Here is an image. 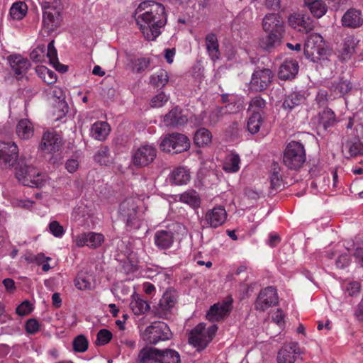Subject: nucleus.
Here are the masks:
<instances>
[{
  "mask_svg": "<svg viewBox=\"0 0 363 363\" xmlns=\"http://www.w3.org/2000/svg\"><path fill=\"white\" fill-rule=\"evenodd\" d=\"M134 17L145 39L155 40L167 23L166 9L155 1H143L136 9Z\"/></svg>",
  "mask_w": 363,
  "mask_h": 363,
  "instance_id": "obj_1",
  "label": "nucleus"
},
{
  "mask_svg": "<svg viewBox=\"0 0 363 363\" xmlns=\"http://www.w3.org/2000/svg\"><path fill=\"white\" fill-rule=\"evenodd\" d=\"M16 180L26 186L40 188L44 186L47 177L45 174L33 166L18 162L14 169Z\"/></svg>",
  "mask_w": 363,
  "mask_h": 363,
  "instance_id": "obj_2",
  "label": "nucleus"
},
{
  "mask_svg": "<svg viewBox=\"0 0 363 363\" xmlns=\"http://www.w3.org/2000/svg\"><path fill=\"white\" fill-rule=\"evenodd\" d=\"M306 162V151L302 143L291 140L283 152V164L291 170H298Z\"/></svg>",
  "mask_w": 363,
  "mask_h": 363,
  "instance_id": "obj_3",
  "label": "nucleus"
},
{
  "mask_svg": "<svg viewBox=\"0 0 363 363\" xmlns=\"http://www.w3.org/2000/svg\"><path fill=\"white\" fill-rule=\"evenodd\" d=\"M143 340L148 345H157L161 342L170 340L172 332L167 323L154 322L147 326L142 334Z\"/></svg>",
  "mask_w": 363,
  "mask_h": 363,
  "instance_id": "obj_4",
  "label": "nucleus"
},
{
  "mask_svg": "<svg viewBox=\"0 0 363 363\" xmlns=\"http://www.w3.org/2000/svg\"><path fill=\"white\" fill-rule=\"evenodd\" d=\"M191 142L189 137L182 133L165 135L160 142V149L163 152H172L178 154L189 150Z\"/></svg>",
  "mask_w": 363,
  "mask_h": 363,
  "instance_id": "obj_5",
  "label": "nucleus"
},
{
  "mask_svg": "<svg viewBox=\"0 0 363 363\" xmlns=\"http://www.w3.org/2000/svg\"><path fill=\"white\" fill-rule=\"evenodd\" d=\"M157 156L155 145L145 144L136 149L132 155V162L138 167H147Z\"/></svg>",
  "mask_w": 363,
  "mask_h": 363,
  "instance_id": "obj_6",
  "label": "nucleus"
},
{
  "mask_svg": "<svg viewBox=\"0 0 363 363\" xmlns=\"http://www.w3.org/2000/svg\"><path fill=\"white\" fill-rule=\"evenodd\" d=\"M63 140L55 131H45L43 134L39 147L43 153L54 155L61 150Z\"/></svg>",
  "mask_w": 363,
  "mask_h": 363,
  "instance_id": "obj_7",
  "label": "nucleus"
},
{
  "mask_svg": "<svg viewBox=\"0 0 363 363\" xmlns=\"http://www.w3.org/2000/svg\"><path fill=\"white\" fill-rule=\"evenodd\" d=\"M19 156V150L13 142H0V164L11 168Z\"/></svg>",
  "mask_w": 363,
  "mask_h": 363,
  "instance_id": "obj_8",
  "label": "nucleus"
},
{
  "mask_svg": "<svg viewBox=\"0 0 363 363\" xmlns=\"http://www.w3.org/2000/svg\"><path fill=\"white\" fill-rule=\"evenodd\" d=\"M242 107L240 99H238L236 96L232 95L227 105L219 106L211 112L209 116L210 122L211 123H216L220 119L222 116L226 114H235V113L240 111Z\"/></svg>",
  "mask_w": 363,
  "mask_h": 363,
  "instance_id": "obj_9",
  "label": "nucleus"
},
{
  "mask_svg": "<svg viewBox=\"0 0 363 363\" xmlns=\"http://www.w3.org/2000/svg\"><path fill=\"white\" fill-rule=\"evenodd\" d=\"M273 77V72L269 68L256 69L252 74L250 82V89L258 92L267 89Z\"/></svg>",
  "mask_w": 363,
  "mask_h": 363,
  "instance_id": "obj_10",
  "label": "nucleus"
},
{
  "mask_svg": "<svg viewBox=\"0 0 363 363\" xmlns=\"http://www.w3.org/2000/svg\"><path fill=\"white\" fill-rule=\"evenodd\" d=\"M302 350L298 342L284 345L277 354V363H295L301 357Z\"/></svg>",
  "mask_w": 363,
  "mask_h": 363,
  "instance_id": "obj_11",
  "label": "nucleus"
},
{
  "mask_svg": "<svg viewBox=\"0 0 363 363\" xmlns=\"http://www.w3.org/2000/svg\"><path fill=\"white\" fill-rule=\"evenodd\" d=\"M278 303L277 291L274 286H267L261 290L255 303V308L265 311L269 307Z\"/></svg>",
  "mask_w": 363,
  "mask_h": 363,
  "instance_id": "obj_12",
  "label": "nucleus"
},
{
  "mask_svg": "<svg viewBox=\"0 0 363 363\" xmlns=\"http://www.w3.org/2000/svg\"><path fill=\"white\" fill-rule=\"evenodd\" d=\"M104 240V234L97 233H82L73 238L74 243L77 247L87 246L91 248H99Z\"/></svg>",
  "mask_w": 363,
  "mask_h": 363,
  "instance_id": "obj_13",
  "label": "nucleus"
},
{
  "mask_svg": "<svg viewBox=\"0 0 363 363\" xmlns=\"http://www.w3.org/2000/svg\"><path fill=\"white\" fill-rule=\"evenodd\" d=\"M228 213L222 206H215L205 213L204 223L206 226L217 228L225 223Z\"/></svg>",
  "mask_w": 363,
  "mask_h": 363,
  "instance_id": "obj_14",
  "label": "nucleus"
},
{
  "mask_svg": "<svg viewBox=\"0 0 363 363\" xmlns=\"http://www.w3.org/2000/svg\"><path fill=\"white\" fill-rule=\"evenodd\" d=\"M141 201L137 196H130L125 199L120 205V213L127 218V223L130 225L136 218L139 204Z\"/></svg>",
  "mask_w": 363,
  "mask_h": 363,
  "instance_id": "obj_15",
  "label": "nucleus"
},
{
  "mask_svg": "<svg viewBox=\"0 0 363 363\" xmlns=\"http://www.w3.org/2000/svg\"><path fill=\"white\" fill-rule=\"evenodd\" d=\"M340 23L346 28L357 29L363 26V13L362 10L351 7L344 13Z\"/></svg>",
  "mask_w": 363,
  "mask_h": 363,
  "instance_id": "obj_16",
  "label": "nucleus"
},
{
  "mask_svg": "<svg viewBox=\"0 0 363 363\" xmlns=\"http://www.w3.org/2000/svg\"><path fill=\"white\" fill-rule=\"evenodd\" d=\"M189 342L199 350H202L208 346V341L206 332V325L200 323L191 330L189 334Z\"/></svg>",
  "mask_w": 363,
  "mask_h": 363,
  "instance_id": "obj_17",
  "label": "nucleus"
},
{
  "mask_svg": "<svg viewBox=\"0 0 363 363\" xmlns=\"http://www.w3.org/2000/svg\"><path fill=\"white\" fill-rule=\"evenodd\" d=\"M262 28L265 32H285L284 21L277 13H269L264 16L262 20Z\"/></svg>",
  "mask_w": 363,
  "mask_h": 363,
  "instance_id": "obj_18",
  "label": "nucleus"
},
{
  "mask_svg": "<svg viewBox=\"0 0 363 363\" xmlns=\"http://www.w3.org/2000/svg\"><path fill=\"white\" fill-rule=\"evenodd\" d=\"M117 259L122 262L123 267L126 273H133L138 270L139 259L137 251H121L117 255Z\"/></svg>",
  "mask_w": 363,
  "mask_h": 363,
  "instance_id": "obj_19",
  "label": "nucleus"
},
{
  "mask_svg": "<svg viewBox=\"0 0 363 363\" xmlns=\"http://www.w3.org/2000/svg\"><path fill=\"white\" fill-rule=\"evenodd\" d=\"M232 303L223 302L214 303L211 306L206 314L207 320L210 321H219L228 317L231 311Z\"/></svg>",
  "mask_w": 363,
  "mask_h": 363,
  "instance_id": "obj_20",
  "label": "nucleus"
},
{
  "mask_svg": "<svg viewBox=\"0 0 363 363\" xmlns=\"http://www.w3.org/2000/svg\"><path fill=\"white\" fill-rule=\"evenodd\" d=\"M43 17V25L49 32L55 31L58 28L62 21L60 10L55 7L45 9Z\"/></svg>",
  "mask_w": 363,
  "mask_h": 363,
  "instance_id": "obj_21",
  "label": "nucleus"
},
{
  "mask_svg": "<svg viewBox=\"0 0 363 363\" xmlns=\"http://www.w3.org/2000/svg\"><path fill=\"white\" fill-rule=\"evenodd\" d=\"M8 60L13 72L18 79L23 77L30 66L28 60L21 55H10Z\"/></svg>",
  "mask_w": 363,
  "mask_h": 363,
  "instance_id": "obj_22",
  "label": "nucleus"
},
{
  "mask_svg": "<svg viewBox=\"0 0 363 363\" xmlns=\"http://www.w3.org/2000/svg\"><path fill=\"white\" fill-rule=\"evenodd\" d=\"M188 121L186 115L182 114V111L179 106L172 108L163 117V122L166 126L177 127L184 125Z\"/></svg>",
  "mask_w": 363,
  "mask_h": 363,
  "instance_id": "obj_23",
  "label": "nucleus"
},
{
  "mask_svg": "<svg viewBox=\"0 0 363 363\" xmlns=\"http://www.w3.org/2000/svg\"><path fill=\"white\" fill-rule=\"evenodd\" d=\"M204 41L208 56L213 62H216L220 56L217 35L213 32H210L206 35Z\"/></svg>",
  "mask_w": 363,
  "mask_h": 363,
  "instance_id": "obj_24",
  "label": "nucleus"
},
{
  "mask_svg": "<svg viewBox=\"0 0 363 363\" xmlns=\"http://www.w3.org/2000/svg\"><path fill=\"white\" fill-rule=\"evenodd\" d=\"M299 65L296 60H285L279 69V77L281 79H290L298 74Z\"/></svg>",
  "mask_w": 363,
  "mask_h": 363,
  "instance_id": "obj_25",
  "label": "nucleus"
},
{
  "mask_svg": "<svg viewBox=\"0 0 363 363\" xmlns=\"http://www.w3.org/2000/svg\"><path fill=\"white\" fill-rule=\"evenodd\" d=\"M45 53L46 56L50 60V64L56 70L62 72V73L68 70V67H67V65L60 64L59 62L57 50L55 46V40H52L48 43Z\"/></svg>",
  "mask_w": 363,
  "mask_h": 363,
  "instance_id": "obj_26",
  "label": "nucleus"
},
{
  "mask_svg": "<svg viewBox=\"0 0 363 363\" xmlns=\"http://www.w3.org/2000/svg\"><path fill=\"white\" fill-rule=\"evenodd\" d=\"M160 362V350L155 347H145L138 354V363Z\"/></svg>",
  "mask_w": 363,
  "mask_h": 363,
  "instance_id": "obj_27",
  "label": "nucleus"
},
{
  "mask_svg": "<svg viewBox=\"0 0 363 363\" xmlns=\"http://www.w3.org/2000/svg\"><path fill=\"white\" fill-rule=\"evenodd\" d=\"M303 4L315 18L323 17L328 9L327 4L323 0H303Z\"/></svg>",
  "mask_w": 363,
  "mask_h": 363,
  "instance_id": "obj_28",
  "label": "nucleus"
},
{
  "mask_svg": "<svg viewBox=\"0 0 363 363\" xmlns=\"http://www.w3.org/2000/svg\"><path fill=\"white\" fill-rule=\"evenodd\" d=\"M169 179L174 184H186L191 179V173L186 167H177L170 173Z\"/></svg>",
  "mask_w": 363,
  "mask_h": 363,
  "instance_id": "obj_29",
  "label": "nucleus"
},
{
  "mask_svg": "<svg viewBox=\"0 0 363 363\" xmlns=\"http://www.w3.org/2000/svg\"><path fill=\"white\" fill-rule=\"evenodd\" d=\"M111 131V126L107 122H101L98 121L93 123L91 127V135L98 140H106L107 135H108Z\"/></svg>",
  "mask_w": 363,
  "mask_h": 363,
  "instance_id": "obj_30",
  "label": "nucleus"
},
{
  "mask_svg": "<svg viewBox=\"0 0 363 363\" xmlns=\"http://www.w3.org/2000/svg\"><path fill=\"white\" fill-rule=\"evenodd\" d=\"M267 33L266 37L260 39L259 45L266 50H270L280 45L284 33H277V32H267Z\"/></svg>",
  "mask_w": 363,
  "mask_h": 363,
  "instance_id": "obj_31",
  "label": "nucleus"
},
{
  "mask_svg": "<svg viewBox=\"0 0 363 363\" xmlns=\"http://www.w3.org/2000/svg\"><path fill=\"white\" fill-rule=\"evenodd\" d=\"M174 242V235L169 230H157L155 235V243L159 248H169Z\"/></svg>",
  "mask_w": 363,
  "mask_h": 363,
  "instance_id": "obj_32",
  "label": "nucleus"
},
{
  "mask_svg": "<svg viewBox=\"0 0 363 363\" xmlns=\"http://www.w3.org/2000/svg\"><path fill=\"white\" fill-rule=\"evenodd\" d=\"M223 169L227 173L238 172L240 169V157L236 153H230L225 156L223 162Z\"/></svg>",
  "mask_w": 363,
  "mask_h": 363,
  "instance_id": "obj_33",
  "label": "nucleus"
},
{
  "mask_svg": "<svg viewBox=\"0 0 363 363\" xmlns=\"http://www.w3.org/2000/svg\"><path fill=\"white\" fill-rule=\"evenodd\" d=\"M306 97L304 93L301 91H294L287 95L283 102V108L291 110L294 107L304 104Z\"/></svg>",
  "mask_w": 363,
  "mask_h": 363,
  "instance_id": "obj_34",
  "label": "nucleus"
},
{
  "mask_svg": "<svg viewBox=\"0 0 363 363\" xmlns=\"http://www.w3.org/2000/svg\"><path fill=\"white\" fill-rule=\"evenodd\" d=\"M175 301V298L172 293H164L158 304L157 313L160 316L163 317V315H167V312L174 307Z\"/></svg>",
  "mask_w": 363,
  "mask_h": 363,
  "instance_id": "obj_35",
  "label": "nucleus"
},
{
  "mask_svg": "<svg viewBox=\"0 0 363 363\" xmlns=\"http://www.w3.org/2000/svg\"><path fill=\"white\" fill-rule=\"evenodd\" d=\"M132 300L130 303V307L135 315L145 314V312L149 311L150 305L147 301L141 299L138 294H133Z\"/></svg>",
  "mask_w": 363,
  "mask_h": 363,
  "instance_id": "obj_36",
  "label": "nucleus"
},
{
  "mask_svg": "<svg viewBox=\"0 0 363 363\" xmlns=\"http://www.w3.org/2000/svg\"><path fill=\"white\" fill-rule=\"evenodd\" d=\"M33 126L28 119H22L19 121L16 125V133L18 136L23 140H28L33 135Z\"/></svg>",
  "mask_w": 363,
  "mask_h": 363,
  "instance_id": "obj_37",
  "label": "nucleus"
},
{
  "mask_svg": "<svg viewBox=\"0 0 363 363\" xmlns=\"http://www.w3.org/2000/svg\"><path fill=\"white\" fill-rule=\"evenodd\" d=\"M212 134L208 129L201 128L198 129L194 134V144L199 147L207 146L211 143Z\"/></svg>",
  "mask_w": 363,
  "mask_h": 363,
  "instance_id": "obj_38",
  "label": "nucleus"
},
{
  "mask_svg": "<svg viewBox=\"0 0 363 363\" xmlns=\"http://www.w3.org/2000/svg\"><path fill=\"white\" fill-rule=\"evenodd\" d=\"M159 363H181V358L178 351L172 348L160 350Z\"/></svg>",
  "mask_w": 363,
  "mask_h": 363,
  "instance_id": "obj_39",
  "label": "nucleus"
},
{
  "mask_svg": "<svg viewBox=\"0 0 363 363\" xmlns=\"http://www.w3.org/2000/svg\"><path fill=\"white\" fill-rule=\"evenodd\" d=\"M263 123V116L259 111H254L247 121V129L252 134L259 132Z\"/></svg>",
  "mask_w": 363,
  "mask_h": 363,
  "instance_id": "obj_40",
  "label": "nucleus"
},
{
  "mask_svg": "<svg viewBox=\"0 0 363 363\" xmlns=\"http://www.w3.org/2000/svg\"><path fill=\"white\" fill-rule=\"evenodd\" d=\"M352 84L350 80L340 78L337 82H333L330 86V90L333 92L338 93L340 96H344L352 90Z\"/></svg>",
  "mask_w": 363,
  "mask_h": 363,
  "instance_id": "obj_41",
  "label": "nucleus"
},
{
  "mask_svg": "<svg viewBox=\"0 0 363 363\" xmlns=\"http://www.w3.org/2000/svg\"><path fill=\"white\" fill-rule=\"evenodd\" d=\"M91 276L86 272H79L74 280V286L79 290L91 289Z\"/></svg>",
  "mask_w": 363,
  "mask_h": 363,
  "instance_id": "obj_42",
  "label": "nucleus"
},
{
  "mask_svg": "<svg viewBox=\"0 0 363 363\" xmlns=\"http://www.w3.org/2000/svg\"><path fill=\"white\" fill-rule=\"evenodd\" d=\"M271 188L277 189L282 182L281 169L278 162H272L271 167V174L269 175Z\"/></svg>",
  "mask_w": 363,
  "mask_h": 363,
  "instance_id": "obj_43",
  "label": "nucleus"
},
{
  "mask_svg": "<svg viewBox=\"0 0 363 363\" xmlns=\"http://www.w3.org/2000/svg\"><path fill=\"white\" fill-rule=\"evenodd\" d=\"M35 71L38 75L48 84H53L57 81V75L55 71L49 69V68L40 65L37 67Z\"/></svg>",
  "mask_w": 363,
  "mask_h": 363,
  "instance_id": "obj_44",
  "label": "nucleus"
},
{
  "mask_svg": "<svg viewBox=\"0 0 363 363\" xmlns=\"http://www.w3.org/2000/svg\"><path fill=\"white\" fill-rule=\"evenodd\" d=\"M28 12V6L23 1H16L10 9V16L13 20H21Z\"/></svg>",
  "mask_w": 363,
  "mask_h": 363,
  "instance_id": "obj_45",
  "label": "nucleus"
},
{
  "mask_svg": "<svg viewBox=\"0 0 363 363\" xmlns=\"http://www.w3.org/2000/svg\"><path fill=\"white\" fill-rule=\"evenodd\" d=\"M179 200L191 206L197 207L201 203L199 195L195 190H188L179 195Z\"/></svg>",
  "mask_w": 363,
  "mask_h": 363,
  "instance_id": "obj_46",
  "label": "nucleus"
},
{
  "mask_svg": "<svg viewBox=\"0 0 363 363\" xmlns=\"http://www.w3.org/2000/svg\"><path fill=\"white\" fill-rule=\"evenodd\" d=\"M320 123H322L324 128H328L334 125L337 122V118L335 112L331 108H326L320 112Z\"/></svg>",
  "mask_w": 363,
  "mask_h": 363,
  "instance_id": "obj_47",
  "label": "nucleus"
},
{
  "mask_svg": "<svg viewBox=\"0 0 363 363\" xmlns=\"http://www.w3.org/2000/svg\"><path fill=\"white\" fill-rule=\"evenodd\" d=\"M169 81L168 72L161 69L150 77V82L155 87L162 88L165 86Z\"/></svg>",
  "mask_w": 363,
  "mask_h": 363,
  "instance_id": "obj_48",
  "label": "nucleus"
},
{
  "mask_svg": "<svg viewBox=\"0 0 363 363\" xmlns=\"http://www.w3.org/2000/svg\"><path fill=\"white\" fill-rule=\"evenodd\" d=\"M73 350L76 352H85L89 347V341L83 334L78 335L73 339Z\"/></svg>",
  "mask_w": 363,
  "mask_h": 363,
  "instance_id": "obj_49",
  "label": "nucleus"
},
{
  "mask_svg": "<svg viewBox=\"0 0 363 363\" xmlns=\"http://www.w3.org/2000/svg\"><path fill=\"white\" fill-rule=\"evenodd\" d=\"M323 37L320 34H311L304 45L305 51L309 52L310 49L311 53L312 54H313L314 51H318V50L316 49L315 45L318 43H323Z\"/></svg>",
  "mask_w": 363,
  "mask_h": 363,
  "instance_id": "obj_50",
  "label": "nucleus"
},
{
  "mask_svg": "<svg viewBox=\"0 0 363 363\" xmlns=\"http://www.w3.org/2000/svg\"><path fill=\"white\" fill-rule=\"evenodd\" d=\"M94 159L99 164L107 165L108 162H109V148L106 145L99 147Z\"/></svg>",
  "mask_w": 363,
  "mask_h": 363,
  "instance_id": "obj_51",
  "label": "nucleus"
},
{
  "mask_svg": "<svg viewBox=\"0 0 363 363\" xmlns=\"http://www.w3.org/2000/svg\"><path fill=\"white\" fill-rule=\"evenodd\" d=\"M22 258L28 263L35 262L37 264L42 265L43 262H48V260L51 259L50 257L45 256L44 253L42 252L37 254V255H33L32 253H27L25 254Z\"/></svg>",
  "mask_w": 363,
  "mask_h": 363,
  "instance_id": "obj_52",
  "label": "nucleus"
},
{
  "mask_svg": "<svg viewBox=\"0 0 363 363\" xmlns=\"http://www.w3.org/2000/svg\"><path fill=\"white\" fill-rule=\"evenodd\" d=\"M48 229L50 233L54 237L62 238L65 233V229L58 220H51L48 225Z\"/></svg>",
  "mask_w": 363,
  "mask_h": 363,
  "instance_id": "obj_53",
  "label": "nucleus"
},
{
  "mask_svg": "<svg viewBox=\"0 0 363 363\" xmlns=\"http://www.w3.org/2000/svg\"><path fill=\"white\" fill-rule=\"evenodd\" d=\"M113 337L112 332L108 330V329L102 328L100 329L96 334V344L97 345H105L111 340Z\"/></svg>",
  "mask_w": 363,
  "mask_h": 363,
  "instance_id": "obj_54",
  "label": "nucleus"
},
{
  "mask_svg": "<svg viewBox=\"0 0 363 363\" xmlns=\"http://www.w3.org/2000/svg\"><path fill=\"white\" fill-rule=\"evenodd\" d=\"M46 55V47L44 45H37L30 54V57L34 62H43Z\"/></svg>",
  "mask_w": 363,
  "mask_h": 363,
  "instance_id": "obj_55",
  "label": "nucleus"
},
{
  "mask_svg": "<svg viewBox=\"0 0 363 363\" xmlns=\"http://www.w3.org/2000/svg\"><path fill=\"white\" fill-rule=\"evenodd\" d=\"M24 328L27 334L29 335H35L40 330V323L35 318L27 320L25 323Z\"/></svg>",
  "mask_w": 363,
  "mask_h": 363,
  "instance_id": "obj_56",
  "label": "nucleus"
},
{
  "mask_svg": "<svg viewBox=\"0 0 363 363\" xmlns=\"http://www.w3.org/2000/svg\"><path fill=\"white\" fill-rule=\"evenodd\" d=\"M169 97L166 95L164 92L162 91L155 95L150 101V106L152 107H162L167 103Z\"/></svg>",
  "mask_w": 363,
  "mask_h": 363,
  "instance_id": "obj_57",
  "label": "nucleus"
},
{
  "mask_svg": "<svg viewBox=\"0 0 363 363\" xmlns=\"http://www.w3.org/2000/svg\"><path fill=\"white\" fill-rule=\"evenodd\" d=\"M314 28V21L309 16L301 15L299 31L308 33Z\"/></svg>",
  "mask_w": 363,
  "mask_h": 363,
  "instance_id": "obj_58",
  "label": "nucleus"
},
{
  "mask_svg": "<svg viewBox=\"0 0 363 363\" xmlns=\"http://www.w3.org/2000/svg\"><path fill=\"white\" fill-rule=\"evenodd\" d=\"M149 65V60L145 58L137 59L133 62L132 69L136 73H141V72L145 71L146 69L148 68Z\"/></svg>",
  "mask_w": 363,
  "mask_h": 363,
  "instance_id": "obj_59",
  "label": "nucleus"
},
{
  "mask_svg": "<svg viewBox=\"0 0 363 363\" xmlns=\"http://www.w3.org/2000/svg\"><path fill=\"white\" fill-rule=\"evenodd\" d=\"M35 203V201L29 200V199H13L11 201V204L14 207H20L24 209H31Z\"/></svg>",
  "mask_w": 363,
  "mask_h": 363,
  "instance_id": "obj_60",
  "label": "nucleus"
},
{
  "mask_svg": "<svg viewBox=\"0 0 363 363\" xmlns=\"http://www.w3.org/2000/svg\"><path fill=\"white\" fill-rule=\"evenodd\" d=\"M266 106V102L263 98L260 97V96H256V97L252 98L249 108L252 109L253 111H259V110H262Z\"/></svg>",
  "mask_w": 363,
  "mask_h": 363,
  "instance_id": "obj_61",
  "label": "nucleus"
},
{
  "mask_svg": "<svg viewBox=\"0 0 363 363\" xmlns=\"http://www.w3.org/2000/svg\"><path fill=\"white\" fill-rule=\"evenodd\" d=\"M349 154L352 157L363 155V144L361 142L349 143L347 145Z\"/></svg>",
  "mask_w": 363,
  "mask_h": 363,
  "instance_id": "obj_62",
  "label": "nucleus"
},
{
  "mask_svg": "<svg viewBox=\"0 0 363 363\" xmlns=\"http://www.w3.org/2000/svg\"><path fill=\"white\" fill-rule=\"evenodd\" d=\"M33 310L32 305L29 301H23V303H20L16 309V313L19 315H26L30 314Z\"/></svg>",
  "mask_w": 363,
  "mask_h": 363,
  "instance_id": "obj_63",
  "label": "nucleus"
},
{
  "mask_svg": "<svg viewBox=\"0 0 363 363\" xmlns=\"http://www.w3.org/2000/svg\"><path fill=\"white\" fill-rule=\"evenodd\" d=\"M284 313L281 309H277L276 311L272 312V319L274 323L280 328H282L285 325L284 320Z\"/></svg>",
  "mask_w": 363,
  "mask_h": 363,
  "instance_id": "obj_64",
  "label": "nucleus"
}]
</instances>
